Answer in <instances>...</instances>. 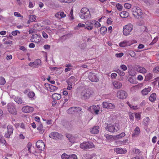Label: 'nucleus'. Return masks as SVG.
Masks as SVG:
<instances>
[{
	"label": "nucleus",
	"instance_id": "obj_45",
	"mask_svg": "<svg viewBox=\"0 0 159 159\" xmlns=\"http://www.w3.org/2000/svg\"><path fill=\"white\" fill-rule=\"evenodd\" d=\"M68 159H77V156L75 154L69 156Z\"/></svg>",
	"mask_w": 159,
	"mask_h": 159
},
{
	"label": "nucleus",
	"instance_id": "obj_27",
	"mask_svg": "<svg viewBox=\"0 0 159 159\" xmlns=\"http://www.w3.org/2000/svg\"><path fill=\"white\" fill-rule=\"evenodd\" d=\"M156 95L155 93H152L149 97V99L151 102L154 101L156 98Z\"/></svg>",
	"mask_w": 159,
	"mask_h": 159
},
{
	"label": "nucleus",
	"instance_id": "obj_54",
	"mask_svg": "<svg viewBox=\"0 0 159 159\" xmlns=\"http://www.w3.org/2000/svg\"><path fill=\"white\" fill-rule=\"evenodd\" d=\"M43 48L46 49H49L50 48V46L49 45H46L44 46Z\"/></svg>",
	"mask_w": 159,
	"mask_h": 159
},
{
	"label": "nucleus",
	"instance_id": "obj_57",
	"mask_svg": "<svg viewBox=\"0 0 159 159\" xmlns=\"http://www.w3.org/2000/svg\"><path fill=\"white\" fill-rule=\"evenodd\" d=\"M111 18H108L107 19V23L108 24H111Z\"/></svg>",
	"mask_w": 159,
	"mask_h": 159
},
{
	"label": "nucleus",
	"instance_id": "obj_32",
	"mask_svg": "<svg viewBox=\"0 0 159 159\" xmlns=\"http://www.w3.org/2000/svg\"><path fill=\"white\" fill-rule=\"evenodd\" d=\"M75 107H70L68 110L67 112L69 113L72 114L73 112H75Z\"/></svg>",
	"mask_w": 159,
	"mask_h": 159
},
{
	"label": "nucleus",
	"instance_id": "obj_62",
	"mask_svg": "<svg viewBox=\"0 0 159 159\" xmlns=\"http://www.w3.org/2000/svg\"><path fill=\"white\" fill-rule=\"evenodd\" d=\"M137 78L138 80H141L143 79V78L142 75H139L138 76Z\"/></svg>",
	"mask_w": 159,
	"mask_h": 159
},
{
	"label": "nucleus",
	"instance_id": "obj_59",
	"mask_svg": "<svg viewBox=\"0 0 159 159\" xmlns=\"http://www.w3.org/2000/svg\"><path fill=\"white\" fill-rule=\"evenodd\" d=\"M6 143V140L4 138H3L1 139L0 140V143H2L5 144Z\"/></svg>",
	"mask_w": 159,
	"mask_h": 159
},
{
	"label": "nucleus",
	"instance_id": "obj_9",
	"mask_svg": "<svg viewBox=\"0 0 159 159\" xmlns=\"http://www.w3.org/2000/svg\"><path fill=\"white\" fill-rule=\"evenodd\" d=\"M7 108L9 112L11 114L16 115L17 112L14 106L11 103H9L7 105Z\"/></svg>",
	"mask_w": 159,
	"mask_h": 159
},
{
	"label": "nucleus",
	"instance_id": "obj_61",
	"mask_svg": "<svg viewBox=\"0 0 159 159\" xmlns=\"http://www.w3.org/2000/svg\"><path fill=\"white\" fill-rule=\"evenodd\" d=\"M66 137L68 139V140L69 139H70V138H71L72 135L68 133H66Z\"/></svg>",
	"mask_w": 159,
	"mask_h": 159
},
{
	"label": "nucleus",
	"instance_id": "obj_24",
	"mask_svg": "<svg viewBox=\"0 0 159 159\" xmlns=\"http://www.w3.org/2000/svg\"><path fill=\"white\" fill-rule=\"evenodd\" d=\"M140 133V130L139 128L137 126L134 130V133L132 135V137H134L135 135H138Z\"/></svg>",
	"mask_w": 159,
	"mask_h": 159
},
{
	"label": "nucleus",
	"instance_id": "obj_47",
	"mask_svg": "<svg viewBox=\"0 0 159 159\" xmlns=\"http://www.w3.org/2000/svg\"><path fill=\"white\" fill-rule=\"evenodd\" d=\"M140 116H141L140 113H138L135 114V117L138 120L140 119Z\"/></svg>",
	"mask_w": 159,
	"mask_h": 159
},
{
	"label": "nucleus",
	"instance_id": "obj_20",
	"mask_svg": "<svg viewBox=\"0 0 159 159\" xmlns=\"http://www.w3.org/2000/svg\"><path fill=\"white\" fill-rule=\"evenodd\" d=\"M113 84L115 88L116 89H120L122 86L121 83L119 81H114L113 83Z\"/></svg>",
	"mask_w": 159,
	"mask_h": 159
},
{
	"label": "nucleus",
	"instance_id": "obj_43",
	"mask_svg": "<svg viewBox=\"0 0 159 159\" xmlns=\"http://www.w3.org/2000/svg\"><path fill=\"white\" fill-rule=\"evenodd\" d=\"M35 95L34 93L33 92H29L28 96L30 98H33Z\"/></svg>",
	"mask_w": 159,
	"mask_h": 159
},
{
	"label": "nucleus",
	"instance_id": "obj_28",
	"mask_svg": "<svg viewBox=\"0 0 159 159\" xmlns=\"http://www.w3.org/2000/svg\"><path fill=\"white\" fill-rule=\"evenodd\" d=\"M29 20L30 22H33L35 21V20L36 18L35 15H30L29 16Z\"/></svg>",
	"mask_w": 159,
	"mask_h": 159
},
{
	"label": "nucleus",
	"instance_id": "obj_50",
	"mask_svg": "<svg viewBox=\"0 0 159 159\" xmlns=\"http://www.w3.org/2000/svg\"><path fill=\"white\" fill-rule=\"evenodd\" d=\"M29 65L30 66L33 67H37V65H35V64H34V62H30L29 64Z\"/></svg>",
	"mask_w": 159,
	"mask_h": 159
},
{
	"label": "nucleus",
	"instance_id": "obj_36",
	"mask_svg": "<svg viewBox=\"0 0 159 159\" xmlns=\"http://www.w3.org/2000/svg\"><path fill=\"white\" fill-rule=\"evenodd\" d=\"M116 6L117 9L119 11H121L122 10V6L119 3L117 4Z\"/></svg>",
	"mask_w": 159,
	"mask_h": 159
},
{
	"label": "nucleus",
	"instance_id": "obj_13",
	"mask_svg": "<svg viewBox=\"0 0 159 159\" xmlns=\"http://www.w3.org/2000/svg\"><path fill=\"white\" fill-rule=\"evenodd\" d=\"M36 146L40 150L43 151L45 148V144L42 140H39L36 143Z\"/></svg>",
	"mask_w": 159,
	"mask_h": 159
},
{
	"label": "nucleus",
	"instance_id": "obj_3",
	"mask_svg": "<svg viewBox=\"0 0 159 159\" xmlns=\"http://www.w3.org/2000/svg\"><path fill=\"white\" fill-rule=\"evenodd\" d=\"M118 126L119 125L117 123L114 124L110 123L107 124L105 129L106 130L110 132H117L119 129Z\"/></svg>",
	"mask_w": 159,
	"mask_h": 159
},
{
	"label": "nucleus",
	"instance_id": "obj_23",
	"mask_svg": "<svg viewBox=\"0 0 159 159\" xmlns=\"http://www.w3.org/2000/svg\"><path fill=\"white\" fill-rule=\"evenodd\" d=\"M47 85H48V87L49 89V91L50 92H53L57 90L58 88L57 87L54 86L49 84H47Z\"/></svg>",
	"mask_w": 159,
	"mask_h": 159
},
{
	"label": "nucleus",
	"instance_id": "obj_48",
	"mask_svg": "<svg viewBox=\"0 0 159 159\" xmlns=\"http://www.w3.org/2000/svg\"><path fill=\"white\" fill-rule=\"evenodd\" d=\"M120 68L124 71L126 70L127 69V66L124 65H121Z\"/></svg>",
	"mask_w": 159,
	"mask_h": 159
},
{
	"label": "nucleus",
	"instance_id": "obj_58",
	"mask_svg": "<svg viewBox=\"0 0 159 159\" xmlns=\"http://www.w3.org/2000/svg\"><path fill=\"white\" fill-rule=\"evenodd\" d=\"M14 15L17 17H20L21 16L20 14L19 13L17 12H15L14 13Z\"/></svg>",
	"mask_w": 159,
	"mask_h": 159
},
{
	"label": "nucleus",
	"instance_id": "obj_16",
	"mask_svg": "<svg viewBox=\"0 0 159 159\" xmlns=\"http://www.w3.org/2000/svg\"><path fill=\"white\" fill-rule=\"evenodd\" d=\"M136 70L139 72L142 73H145L147 72V70L146 69L143 68L140 66H138L136 69Z\"/></svg>",
	"mask_w": 159,
	"mask_h": 159
},
{
	"label": "nucleus",
	"instance_id": "obj_41",
	"mask_svg": "<svg viewBox=\"0 0 159 159\" xmlns=\"http://www.w3.org/2000/svg\"><path fill=\"white\" fill-rule=\"evenodd\" d=\"M129 119L131 122H133L134 120V115L133 113H129Z\"/></svg>",
	"mask_w": 159,
	"mask_h": 159
},
{
	"label": "nucleus",
	"instance_id": "obj_5",
	"mask_svg": "<svg viewBox=\"0 0 159 159\" xmlns=\"http://www.w3.org/2000/svg\"><path fill=\"white\" fill-rule=\"evenodd\" d=\"M133 26L131 24L124 26L123 28V33L125 36L129 34L133 30Z\"/></svg>",
	"mask_w": 159,
	"mask_h": 159
},
{
	"label": "nucleus",
	"instance_id": "obj_25",
	"mask_svg": "<svg viewBox=\"0 0 159 159\" xmlns=\"http://www.w3.org/2000/svg\"><path fill=\"white\" fill-rule=\"evenodd\" d=\"M14 99L15 101L18 104H22L23 103H24V102H23L21 98L20 97H15Z\"/></svg>",
	"mask_w": 159,
	"mask_h": 159
},
{
	"label": "nucleus",
	"instance_id": "obj_51",
	"mask_svg": "<svg viewBox=\"0 0 159 159\" xmlns=\"http://www.w3.org/2000/svg\"><path fill=\"white\" fill-rule=\"evenodd\" d=\"M131 159H143V158L142 156H137L134 157H133Z\"/></svg>",
	"mask_w": 159,
	"mask_h": 159
},
{
	"label": "nucleus",
	"instance_id": "obj_49",
	"mask_svg": "<svg viewBox=\"0 0 159 159\" xmlns=\"http://www.w3.org/2000/svg\"><path fill=\"white\" fill-rule=\"evenodd\" d=\"M124 53L122 52L116 53V56L117 57H121L123 56Z\"/></svg>",
	"mask_w": 159,
	"mask_h": 159
},
{
	"label": "nucleus",
	"instance_id": "obj_15",
	"mask_svg": "<svg viewBox=\"0 0 159 159\" xmlns=\"http://www.w3.org/2000/svg\"><path fill=\"white\" fill-rule=\"evenodd\" d=\"M114 151L117 154H122L125 153L127 151L125 149H123L119 148H115Z\"/></svg>",
	"mask_w": 159,
	"mask_h": 159
},
{
	"label": "nucleus",
	"instance_id": "obj_40",
	"mask_svg": "<svg viewBox=\"0 0 159 159\" xmlns=\"http://www.w3.org/2000/svg\"><path fill=\"white\" fill-rule=\"evenodd\" d=\"M85 25L84 24L79 23L76 27V29H78L79 27H85Z\"/></svg>",
	"mask_w": 159,
	"mask_h": 159
},
{
	"label": "nucleus",
	"instance_id": "obj_21",
	"mask_svg": "<svg viewBox=\"0 0 159 159\" xmlns=\"http://www.w3.org/2000/svg\"><path fill=\"white\" fill-rule=\"evenodd\" d=\"M52 98L53 99L57 100L61 98V96L60 94L55 93L52 95Z\"/></svg>",
	"mask_w": 159,
	"mask_h": 159
},
{
	"label": "nucleus",
	"instance_id": "obj_60",
	"mask_svg": "<svg viewBox=\"0 0 159 159\" xmlns=\"http://www.w3.org/2000/svg\"><path fill=\"white\" fill-rule=\"evenodd\" d=\"M117 76V74L116 73H112L111 74V77L112 78H115Z\"/></svg>",
	"mask_w": 159,
	"mask_h": 159
},
{
	"label": "nucleus",
	"instance_id": "obj_4",
	"mask_svg": "<svg viewBox=\"0 0 159 159\" xmlns=\"http://www.w3.org/2000/svg\"><path fill=\"white\" fill-rule=\"evenodd\" d=\"M91 94V90L89 89L83 90L81 94V98L84 100L88 99Z\"/></svg>",
	"mask_w": 159,
	"mask_h": 159
},
{
	"label": "nucleus",
	"instance_id": "obj_26",
	"mask_svg": "<svg viewBox=\"0 0 159 159\" xmlns=\"http://www.w3.org/2000/svg\"><path fill=\"white\" fill-rule=\"evenodd\" d=\"M129 16V14L126 11H123L121 12L120 14V16L122 18L127 17Z\"/></svg>",
	"mask_w": 159,
	"mask_h": 159
},
{
	"label": "nucleus",
	"instance_id": "obj_64",
	"mask_svg": "<svg viewBox=\"0 0 159 159\" xmlns=\"http://www.w3.org/2000/svg\"><path fill=\"white\" fill-rule=\"evenodd\" d=\"M35 47V45L33 43H31L29 45V47L30 48H34Z\"/></svg>",
	"mask_w": 159,
	"mask_h": 159
},
{
	"label": "nucleus",
	"instance_id": "obj_30",
	"mask_svg": "<svg viewBox=\"0 0 159 159\" xmlns=\"http://www.w3.org/2000/svg\"><path fill=\"white\" fill-rule=\"evenodd\" d=\"M128 41H124L122 42H121L119 43V46L120 47H124L126 46H127V43Z\"/></svg>",
	"mask_w": 159,
	"mask_h": 159
},
{
	"label": "nucleus",
	"instance_id": "obj_10",
	"mask_svg": "<svg viewBox=\"0 0 159 159\" xmlns=\"http://www.w3.org/2000/svg\"><path fill=\"white\" fill-rule=\"evenodd\" d=\"M7 132L5 134V137L6 138H9L11 135L13 133V128L12 126L11 125H8L7 127Z\"/></svg>",
	"mask_w": 159,
	"mask_h": 159
},
{
	"label": "nucleus",
	"instance_id": "obj_12",
	"mask_svg": "<svg viewBox=\"0 0 159 159\" xmlns=\"http://www.w3.org/2000/svg\"><path fill=\"white\" fill-rule=\"evenodd\" d=\"M49 137L53 139H60L61 138V135L59 134L58 133L54 132L51 133L49 135Z\"/></svg>",
	"mask_w": 159,
	"mask_h": 159
},
{
	"label": "nucleus",
	"instance_id": "obj_56",
	"mask_svg": "<svg viewBox=\"0 0 159 159\" xmlns=\"http://www.w3.org/2000/svg\"><path fill=\"white\" fill-rule=\"evenodd\" d=\"M46 29L47 31V32L49 33H51L52 30L50 28L47 27H46Z\"/></svg>",
	"mask_w": 159,
	"mask_h": 159
},
{
	"label": "nucleus",
	"instance_id": "obj_8",
	"mask_svg": "<svg viewBox=\"0 0 159 159\" xmlns=\"http://www.w3.org/2000/svg\"><path fill=\"white\" fill-rule=\"evenodd\" d=\"M88 78L89 80L92 82H97L99 80L96 74L92 72L89 73Z\"/></svg>",
	"mask_w": 159,
	"mask_h": 159
},
{
	"label": "nucleus",
	"instance_id": "obj_17",
	"mask_svg": "<svg viewBox=\"0 0 159 159\" xmlns=\"http://www.w3.org/2000/svg\"><path fill=\"white\" fill-rule=\"evenodd\" d=\"M99 127L98 126H95L93 127L91 130V132L93 134H98L99 132Z\"/></svg>",
	"mask_w": 159,
	"mask_h": 159
},
{
	"label": "nucleus",
	"instance_id": "obj_44",
	"mask_svg": "<svg viewBox=\"0 0 159 159\" xmlns=\"http://www.w3.org/2000/svg\"><path fill=\"white\" fill-rule=\"evenodd\" d=\"M150 120V119L148 117H146L143 120L144 122L146 124H148Z\"/></svg>",
	"mask_w": 159,
	"mask_h": 159
},
{
	"label": "nucleus",
	"instance_id": "obj_53",
	"mask_svg": "<svg viewBox=\"0 0 159 159\" xmlns=\"http://www.w3.org/2000/svg\"><path fill=\"white\" fill-rule=\"evenodd\" d=\"M42 34L43 37L45 39H47L48 38V34L45 33L44 32H42Z\"/></svg>",
	"mask_w": 159,
	"mask_h": 159
},
{
	"label": "nucleus",
	"instance_id": "obj_35",
	"mask_svg": "<svg viewBox=\"0 0 159 159\" xmlns=\"http://www.w3.org/2000/svg\"><path fill=\"white\" fill-rule=\"evenodd\" d=\"M6 81L5 79L2 77L0 78V85H3L5 84Z\"/></svg>",
	"mask_w": 159,
	"mask_h": 159
},
{
	"label": "nucleus",
	"instance_id": "obj_34",
	"mask_svg": "<svg viewBox=\"0 0 159 159\" xmlns=\"http://www.w3.org/2000/svg\"><path fill=\"white\" fill-rule=\"evenodd\" d=\"M75 0H59V1L61 2L64 3H71L72 2H74Z\"/></svg>",
	"mask_w": 159,
	"mask_h": 159
},
{
	"label": "nucleus",
	"instance_id": "obj_46",
	"mask_svg": "<svg viewBox=\"0 0 159 159\" xmlns=\"http://www.w3.org/2000/svg\"><path fill=\"white\" fill-rule=\"evenodd\" d=\"M131 4L128 3H126L124 4L125 7L127 9H129L131 7Z\"/></svg>",
	"mask_w": 159,
	"mask_h": 159
},
{
	"label": "nucleus",
	"instance_id": "obj_29",
	"mask_svg": "<svg viewBox=\"0 0 159 159\" xmlns=\"http://www.w3.org/2000/svg\"><path fill=\"white\" fill-rule=\"evenodd\" d=\"M93 23H91L90 24V25H87L86 26L85 25V27H84V28L85 29H87V30H91L93 28Z\"/></svg>",
	"mask_w": 159,
	"mask_h": 159
},
{
	"label": "nucleus",
	"instance_id": "obj_55",
	"mask_svg": "<svg viewBox=\"0 0 159 159\" xmlns=\"http://www.w3.org/2000/svg\"><path fill=\"white\" fill-rule=\"evenodd\" d=\"M95 26L97 27H99L101 26V25L99 22L97 21L95 23Z\"/></svg>",
	"mask_w": 159,
	"mask_h": 159
},
{
	"label": "nucleus",
	"instance_id": "obj_2",
	"mask_svg": "<svg viewBox=\"0 0 159 159\" xmlns=\"http://www.w3.org/2000/svg\"><path fill=\"white\" fill-rule=\"evenodd\" d=\"M132 12L134 16L139 19L143 18L142 12L141 9L138 7H134L132 9Z\"/></svg>",
	"mask_w": 159,
	"mask_h": 159
},
{
	"label": "nucleus",
	"instance_id": "obj_7",
	"mask_svg": "<svg viewBox=\"0 0 159 159\" xmlns=\"http://www.w3.org/2000/svg\"><path fill=\"white\" fill-rule=\"evenodd\" d=\"M117 96L120 99H125L127 97V93L125 91L120 90L117 92Z\"/></svg>",
	"mask_w": 159,
	"mask_h": 159
},
{
	"label": "nucleus",
	"instance_id": "obj_37",
	"mask_svg": "<svg viewBox=\"0 0 159 159\" xmlns=\"http://www.w3.org/2000/svg\"><path fill=\"white\" fill-rule=\"evenodd\" d=\"M125 134L124 132H122L119 134L116 135V138H120L124 137L125 135Z\"/></svg>",
	"mask_w": 159,
	"mask_h": 159
},
{
	"label": "nucleus",
	"instance_id": "obj_22",
	"mask_svg": "<svg viewBox=\"0 0 159 159\" xmlns=\"http://www.w3.org/2000/svg\"><path fill=\"white\" fill-rule=\"evenodd\" d=\"M132 152L134 156H139L141 151L138 149L134 148L132 150Z\"/></svg>",
	"mask_w": 159,
	"mask_h": 159
},
{
	"label": "nucleus",
	"instance_id": "obj_18",
	"mask_svg": "<svg viewBox=\"0 0 159 159\" xmlns=\"http://www.w3.org/2000/svg\"><path fill=\"white\" fill-rule=\"evenodd\" d=\"M151 90L150 87L147 88H145L141 91V93L143 96H145L148 94Z\"/></svg>",
	"mask_w": 159,
	"mask_h": 159
},
{
	"label": "nucleus",
	"instance_id": "obj_38",
	"mask_svg": "<svg viewBox=\"0 0 159 159\" xmlns=\"http://www.w3.org/2000/svg\"><path fill=\"white\" fill-rule=\"evenodd\" d=\"M43 127L42 124H40L39 126L37 128V129L40 131V133H43Z\"/></svg>",
	"mask_w": 159,
	"mask_h": 159
},
{
	"label": "nucleus",
	"instance_id": "obj_39",
	"mask_svg": "<svg viewBox=\"0 0 159 159\" xmlns=\"http://www.w3.org/2000/svg\"><path fill=\"white\" fill-rule=\"evenodd\" d=\"M69 141L72 143H74L76 140V138L73 136H72L71 138L69 140Z\"/></svg>",
	"mask_w": 159,
	"mask_h": 159
},
{
	"label": "nucleus",
	"instance_id": "obj_6",
	"mask_svg": "<svg viewBox=\"0 0 159 159\" xmlns=\"http://www.w3.org/2000/svg\"><path fill=\"white\" fill-rule=\"evenodd\" d=\"M80 148L84 149H88L94 148V145L91 142H84L81 143L80 146Z\"/></svg>",
	"mask_w": 159,
	"mask_h": 159
},
{
	"label": "nucleus",
	"instance_id": "obj_11",
	"mask_svg": "<svg viewBox=\"0 0 159 159\" xmlns=\"http://www.w3.org/2000/svg\"><path fill=\"white\" fill-rule=\"evenodd\" d=\"M102 107L103 108L109 109H113L115 108V105L111 103L107 102H103L102 103Z\"/></svg>",
	"mask_w": 159,
	"mask_h": 159
},
{
	"label": "nucleus",
	"instance_id": "obj_14",
	"mask_svg": "<svg viewBox=\"0 0 159 159\" xmlns=\"http://www.w3.org/2000/svg\"><path fill=\"white\" fill-rule=\"evenodd\" d=\"M22 111L25 113L32 112L34 111V108L29 106H25L22 108Z\"/></svg>",
	"mask_w": 159,
	"mask_h": 159
},
{
	"label": "nucleus",
	"instance_id": "obj_42",
	"mask_svg": "<svg viewBox=\"0 0 159 159\" xmlns=\"http://www.w3.org/2000/svg\"><path fill=\"white\" fill-rule=\"evenodd\" d=\"M61 157L62 159H68L69 156L67 154L64 153L62 155Z\"/></svg>",
	"mask_w": 159,
	"mask_h": 159
},
{
	"label": "nucleus",
	"instance_id": "obj_63",
	"mask_svg": "<svg viewBox=\"0 0 159 159\" xmlns=\"http://www.w3.org/2000/svg\"><path fill=\"white\" fill-rule=\"evenodd\" d=\"M144 47V45L141 44H139L138 47L139 49H142Z\"/></svg>",
	"mask_w": 159,
	"mask_h": 159
},
{
	"label": "nucleus",
	"instance_id": "obj_31",
	"mask_svg": "<svg viewBox=\"0 0 159 159\" xmlns=\"http://www.w3.org/2000/svg\"><path fill=\"white\" fill-rule=\"evenodd\" d=\"M152 75L151 73H149L145 76V80L146 81H148L152 79Z\"/></svg>",
	"mask_w": 159,
	"mask_h": 159
},
{
	"label": "nucleus",
	"instance_id": "obj_52",
	"mask_svg": "<svg viewBox=\"0 0 159 159\" xmlns=\"http://www.w3.org/2000/svg\"><path fill=\"white\" fill-rule=\"evenodd\" d=\"M75 107V112L80 111H81L82 109L80 107Z\"/></svg>",
	"mask_w": 159,
	"mask_h": 159
},
{
	"label": "nucleus",
	"instance_id": "obj_1",
	"mask_svg": "<svg viewBox=\"0 0 159 159\" xmlns=\"http://www.w3.org/2000/svg\"><path fill=\"white\" fill-rule=\"evenodd\" d=\"M79 14L80 18L82 19H88L90 16V12L89 9L86 7L83 8L81 9L80 12Z\"/></svg>",
	"mask_w": 159,
	"mask_h": 159
},
{
	"label": "nucleus",
	"instance_id": "obj_33",
	"mask_svg": "<svg viewBox=\"0 0 159 159\" xmlns=\"http://www.w3.org/2000/svg\"><path fill=\"white\" fill-rule=\"evenodd\" d=\"M107 31V28L106 27H102L100 29L101 34H103Z\"/></svg>",
	"mask_w": 159,
	"mask_h": 159
},
{
	"label": "nucleus",
	"instance_id": "obj_19",
	"mask_svg": "<svg viewBox=\"0 0 159 159\" xmlns=\"http://www.w3.org/2000/svg\"><path fill=\"white\" fill-rule=\"evenodd\" d=\"M55 16L57 18H60L65 17L66 16V15L63 12L60 11L56 14Z\"/></svg>",
	"mask_w": 159,
	"mask_h": 159
}]
</instances>
